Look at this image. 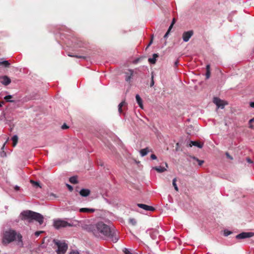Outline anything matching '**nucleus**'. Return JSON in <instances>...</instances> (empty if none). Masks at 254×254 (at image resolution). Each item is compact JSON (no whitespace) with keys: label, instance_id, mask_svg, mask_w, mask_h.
Listing matches in <instances>:
<instances>
[{"label":"nucleus","instance_id":"obj_1","mask_svg":"<svg viewBox=\"0 0 254 254\" xmlns=\"http://www.w3.org/2000/svg\"><path fill=\"white\" fill-rule=\"evenodd\" d=\"M94 235L98 238H110L113 242L116 243L119 240L117 231L111 228L102 222L97 223L92 230Z\"/></svg>","mask_w":254,"mask_h":254},{"label":"nucleus","instance_id":"obj_2","mask_svg":"<svg viewBox=\"0 0 254 254\" xmlns=\"http://www.w3.org/2000/svg\"><path fill=\"white\" fill-rule=\"evenodd\" d=\"M22 220H27L28 222H32L33 220L37 221L40 225L43 223L44 217L41 214L27 210L23 211L20 214Z\"/></svg>","mask_w":254,"mask_h":254},{"label":"nucleus","instance_id":"obj_3","mask_svg":"<svg viewBox=\"0 0 254 254\" xmlns=\"http://www.w3.org/2000/svg\"><path fill=\"white\" fill-rule=\"evenodd\" d=\"M16 238L17 239L18 245L22 246V237L20 234H17L16 231L14 230H10L8 231H5L3 235V242L9 244L14 241Z\"/></svg>","mask_w":254,"mask_h":254},{"label":"nucleus","instance_id":"obj_4","mask_svg":"<svg viewBox=\"0 0 254 254\" xmlns=\"http://www.w3.org/2000/svg\"><path fill=\"white\" fill-rule=\"evenodd\" d=\"M54 243L58 247L57 254H64L68 248L67 245L65 242L59 240H54Z\"/></svg>","mask_w":254,"mask_h":254},{"label":"nucleus","instance_id":"obj_5","mask_svg":"<svg viewBox=\"0 0 254 254\" xmlns=\"http://www.w3.org/2000/svg\"><path fill=\"white\" fill-rule=\"evenodd\" d=\"M74 225L63 220L58 219L54 221V226L57 229L66 227H72Z\"/></svg>","mask_w":254,"mask_h":254},{"label":"nucleus","instance_id":"obj_6","mask_svg":"<svg viewBox=\"0 0 254 254\" xmlns=\"http://www.w3.org/2000/svg\"><path fill=\"white\" fill-rule=\"evenodd\" d=\"M213 103L217 106V108L223 109L226 105H227V102L221 100L218 97H214L213 100Z\"/></svg>","mask_w":254,"mask_h":254},{"label":"nucleus","instance_id":"obj_7","mask_svg":"<svg viewBox=\"0 0 254 254\" xmlns=\"http://www.w3.org/2000/svg\"><path fill=\"white\" fill-rule=\"evenodd\" d=\"M254 235L253 232H243L236 236L237 239H243L247 238H250Z\"/></svg>","mask_w":254,"mask_h":254},{"label":"nucleus","instance_id":"obj_8","mask_svg":"<svg viewBox=\"0 0 254 254\" xmlns=\"http://www.w3.org/2000/svg\"><path fill=\"white\" fill-rule=\"evenodd\" d=\"M193 34L192 30H190L183 33L182 38L184 42H188Z\"/></svg>","mask_w":254,"mask_h":254},{"label":"nucleus","instance_id":"obj_9","mask_svg":"<svg viewBox=\"0 0 254 254\" xmlns=\"http://www.w3.org/2000/svg\"><path fill=\"white\" fill-rule=\"evenodd\" d=\"M127 107V103L125 101H122L118 106V111L120 114L123 113V110H125Z\"/></svg>","mask_w":254,"mask_h":254},{"label":"nucleus","instance_id":"obj_10","mask_svg":"<svg viewBox=\"0 0 254 254\" xmlns=\"http://www.w3.org/2000/svg\"><path fill=\"white\" fill-rule=\"evenodd\" d=\"M137 206L141 208H142L145 210H147V211H153L155 210V208L153 207L148 206V205L144 204L138 203Z\"/></svg>","mask_w":254,"mask_h":254},{"label":"nucleus","instance_id":"obj_11","mask_svg":"<svg viewBox=\"0 0 254 254\" xmlns=\"http://www.w3.org/2000/svg\"><path fill=\"white\" fill-rule=\"evenodd\" d=\"M0 78L2 79V80L1 82L4 85H7L11 82L10 79L7 76H1Z\"/></svg>","mask_w":254,"mask_h":254},{"label":"nucleus","instance_id":"obj_12","mask_svg":"<svg viewBox=\"0 0 254 254\" xmlns=\"http://www.w3.org/2000/svg\"><path fill=\"white\" fill-rule=\"evenodd\" d=\"M90 193V190L88 189H83L79 191V194L82 196L86 197L88 196Z\"/></svg>","mask_w":254,"mask_h":254},{"label":"nucleus","instance_id":"obj_13","mask_svg":"<svg viewBox=\"0 0 254 254\" xmlns=\"http://www.w3.org/2000/svg\"><path fill=\"white\" fill-rule=\"evenodd\" d=\"M192 146H195L199 148H201L203 147V143L198 141H191L190 143V146L192 147Z\"/></svg>","mask_w":254,"mask_h":254},{"label":"nucleus","instance_id":"obj_14","mask_svg":"<svg viewBox=\"0 0 254 254\" xmlns=\"http://www.w3.org/2000/svg\"><path fill=\"white\" fill-rule=\"evenodd\" d=\"M95 209L93 208H81L79 209V212L84 213H93Z\"/></svg>","mask_w":254,"mask_h":254},{"label":"nucleus","instance_id":"obj_15","mask_svg":"<svg viewBox=\"0 0 254 254\" xmlns=\"http://www.w3.org/2000/svg\"><path fill=\"white\" fill-rule=\"evenodd\" d=\"M158 57L159 56L157 54H154L152 58H149L148 59V62L152 64H155L156 61V58Z\"/></svg>","mask_w":254,"mask_h":254},{"label":"nucleus","instance_id":"obj_16","mask_svg":"<svg viewBox=\"0 0 254 254\" xmlns=\"http://www.w3.org/2000/svg\"><path fill=\"white\" fill-rule=\"evenodd\" d=\"M135 98L137 103H138L139 106L141 108L143 109V104H142V101L139 95L137 94L135 96Z\"/></svg>","mask_w":254,"mask_h":254},{"label":"nucleus","instance_id":"obj_17","mask_svg":"<svg viewBox=\"0 0 254 254\" xmlns=\"http://www.w3.org/2000/svg\"><path fill=\"white\" fill-rule=\"evenodd\" d=\"M153 169L155 170L159 173H162L166 171V169L161 166L155 167L153 168Z\"/></svg>","mask_w":254,"mask_h":254},{"label":"nucleus","instance_id":"obj_18","mask_svg":"<svg viewBox=\"0 0 254 254\" xmlns=\"http://www.w3.org/2000/svg\"><path fill=\"white\" fill-rule=\"evenodd\" d=\"M206 72L205 74L206 78L208 79L210 76V66L209 64H207L206 67Z\"/></svg>","mask_w":254,"mask_h":254},{"label":"nucleus","instance_id":"obj_19","mask_svg":"<svg viewBox=\"0 0 254 254\" xmlns=\"http://www.w3.org/2000/svg\"><path fill=\"white\" fill-rule=\"evenodd\" d=\"M69 182L73 184H76L78 183L76 176H73L69 178Z\"/></svg>","mask_w":254,"mask_h":254},{"label":"nucleus","instance_id":"obj_20","mask_svg":"<svg viewBox=\"0 0 254 254\" xmlns=\"http://www.w3.org/2000/svg\"><path fill=\"white\" fill-rule=\"evenodd\" d=\"M18 136L16 135H14L12 137V142H13V146L14 147L16 146V145L17 144V142H18Z\"/></svg>","mask_w":254,"mask_h":254},{"label":"nucleus","instance_id":"obj_21","mask_svg":"<svg viewBox=\"0 0 254 254\" xmlns=\"http://www.w3.org/2000/svg\"><path fill=\"white\" fill-rule=\"evenodd\" d=\"M0 65H3L5 67H8L10 65V63L8 61H4L0 62Z\"/></svg>","mask_w":254,"mask_h":254},{"label":"nucleus","instance_id":"obj_22","mask_svg":"<svg viewBox=\"0 0 254 254\" xmlns=\"http://www.w3.org/2000/svg\"><path fill=\"white\" fill-rule=\"evenodd\" d=\"M148 152V148H145L144 149H141L140 151V153L142 156H145L146 155H147Z\"/></svg>","mask_w":254,"mask_h":254},{"label":"nucleus","instance_id":"obj_23","mask_svg":"<svg viewBox=\"0 0 254 254\" xmlns=\"http://www.w3.org/2000/svg\"><path fill=\"white\" fill-rule=\"evenodd\" d=\"M176 182H177V179L175 178H174L173 180L172 184H173V187H174L175 190L177 191H179V189H178V186L177 185Z\"/></svg>","mask_w":254,"mask_h":254},{"label":"nucleus","instance_id":"obj_24","mask_svg":"<svg viewBox=\"0 0 254 254\" xmlns=\"http://www.w3.org/2000/svg\"><path fill=\"white\" fill-rule=\"evenodd\" d=\"M68 56L71 57H76L77 58H80V59H85L86 58L84 56H78V55H74L72 54H68Z\"/></svg>","mask_w":254,"mask_h":254},{"label":"nucleus","instance_id":"obj_25","mask_svg":"<svg viewBox=\"0 0 254 254\" xmlns=\"http://www.w3.org/2000/svg\"><path fill=\"white\" fill-rule=\"evenodd\" d=\"M129 222L132 226H135L136 224V221L134 218H130L129 219Z\"/></svg>","mask_w":254,"mask_h":254},{"label":"nucleus","instance_id":"obj_26","mask_svg":"<svg viewBox=\"0 0 254 254\" xmlns=\"http://www.w3.org/2000/svg\"><path fill=\"white\" fill-rule=\"evenodd\" d=\"M12 98L11 95H7L4 97V99L7 101V102H13L14 101L13 100H10V99Z\"/></svg>","mask_w":254,"mask_h":254},{"label":"nucleus","instance_id":"obj_27","mask_svg":"<svg viewBox=\"0 0 254 254\" xmlns=\"http://www.w3.org/2000/svg\"><path fill=\"white\" fill-rule=\"evenodd\" d=\"M193 159L198 162V164L199 166H201L202 164L204 163V161L203 160H199L198 159L195 157H193Z\"/></svg>","mask_w":254,"mask_h":254},{"label":"nucleus","instance_id":"obj_28","mask_svg":"<svg viewBox=\"0 0 254 254\" xmlns=\"http://www.w3.org/2000/svg\"><path fill=\"white\" fill-rule=\"evenodd\" d=\"M130 75L129 76H127L126 78V80L127 81H129L130 80L131 76H132L133 71L130 70Z\"/></svg>","mask_w":254,"mask_h":254},{"label":"nucleus","instance_id":"obj_29","mask_svg":"<svg viewBox=\"0 0 254 254\" xmlns=\"http://www.w3.org/2000/svg\"><path fill=\"white\" fill-rule=\"evenodd\" d=\"M30 183L34 185V186H37V187H40V184L38 182H35L33 180H30Z\"/></svg>","mask_w":254,"mask_h":254},{"label":"nucleus","instance_id":"obj_30","mask_svg":"<svg viewBox=\"0 0 254 254\" xmlns=\"http://www.w3.org/2000/svg\"><path fill=\"white\" fill-rule=\"evenodd\" d=\"M232 233V232L229 230H225L224 231V235L225 236H228Z\"/></svg>","mask_w":254,"mask_h":254},{"label":"nucleus","instance_id":"obj_31","mask_svg":"<svg viewBox=\"0 0 254 254\" xmlns=\"http://www.w3.org/2000/svg\"><path fill=\"white\" fill-rule=\"evenodd\" d=\"M153 75H152V77H151V83H150V87H152L154 84V80H153Z\"/></svg>","mask_w":254,"mask_h":254},{"label":"nucleus","instance_id":"obj_32","mask_svg":"<svg viewBox=\"0 0 254 254\" xmlns=\"http://www.w3.org/2000/svg\"><path fill=\"white\" fill-rule=\"evenodd\" d=\"M254 122V118H253L252 119H251L249 121V123H250V127L252 128L253 127V125H252V123Z\"/></svg>","mask_w":254,"mask_h":254},{"label":"nucleus","instance_id":"obj_33","mask_svg":"<svg viewBox=\"0 0 254 254\" xmlns=\"http://www.w3.org/2000/svg\"><path fill=\"white\" fill-rule=\"evenodd\" d=\"M175 22V19L174 18L173 19V20H172V23H171V25L169 26V29H172V28L173 25L174 24Z\"/></svg>","mask_w":254,"mask_h":254},{"label":"nucleus","instance_id":"obj_34","mask_svg":"<svg viewBox=\"0 0 254 254\" xmlns=\"http://www.w3.org/2000/svg\"><path fill=\"white\" fill-rule=\"evenodd\" d=\"M225 154H226V157L228 158H229V159H230L231 160L233 159V157L229 154V153L226 152Z\"/></svg>","mask_w":254,"mask_h":254},{"label":"nucleus","instance_id":"obj_35","mask_svg":"<svg viewBox=\"0 0 254 254\" xmlns=\"http://www.w3.org/2000/svg\"><path fill=\"white\" fill-rule=\"evenodd\" d=\"M66 186H67V188L68 189V190H69L70 191H72V190H73V188H72V187L71 186H70V185H68V184H67V185H66Z\"/></svg>","mask_w":254,"mask_h":254},{"label":"nucleus","instance_id":"obj_36","mask_svg":"<svg viewBox=\"0 0 254 254\" xmlns=\"http://www.w3.org/2000/svg\"><path fill=\"white\" fill-rule=\"evenodd\" d=\"M43 231H37L35 233V236L37 237L39 236L41 233H42Z\"/></svg>","mask_w":254,"mask_h":254},{"label":"nucleus","instance_id":"obj_37","mask_svg":"<svg viewBox=\"0 0 254 254\" xmlns=\"http://www.w3.org/2000/svg\"><path fill=\"white\" fill-rule=\"evenodd\" d=\"M68 128V127L65 124H64L62 126V128L63 129H67Z\"/></svg>","mask_w":254,"mask_h":254},{"label":"nucleus","instance_id":"obj_38","mask_svg":"<svg viewBox=\"0 0 254 254\" xmlns=\"http://www.w3.org/2000/svg\"><path fill=\"white\" fill-rule=\"evenodd\" d=\"M170 30H171V29H170L169 28V29H168V31H167V32L166 33V34H165V35H164V38H166V37L168 36V34H169V32H170Z\"/></svg>","mask_w":254,"mask_h":254},{"label":"nucleus","instance_id":"obj_39","mask_svg":"<svg viewBox=\"0 0 254 254\" xmlns=\"http://www.w3.org/2000/svg\"><path fill=\"white\" fill-rule=\"evenodd\" d=\"M150 157L152 159H153V160L157 159V157L155 154H151Z\"/></svg>","mask_w":254,"mask_h":254},{"label":"nucleus","instance_id":"obj_40","mask_svg":"<svg viewBox=\"0 0 254 254\" xmlns=\"http://www.w3.org/2000/svg\"><path fill=\"white\" fill-rule=\"evenodd\" d=\"M69 254H79L77 251H71Z\"/></svg>","mask_w":254,"mask_h":254},{"label":"nucleus","instance_id":"obj_41","mask_svg":"<svg viewBox=\"0 0 254 254\" xmlns=\"http://www.w3.org/2000/svg\"><path fill=\"white\" fill-rule=\"evenodd\" d=\"M124 253L125 254H129V253H130V252L127 249H125Z\"/></svg>","mask_w":254,"mask_h":254},{"label":"nucleus","instance_id":"obj_42","mask_svg":"<svg viewBox=\"0 0 254 254\" xmlns=\"http://www.w3.org/2000/svg\"><path fill=\"white\" fill-rule=\"evenodd\" d=\"M250 106H251L252 108H254V102H251V103H250Z\"/></svg>","mask_w":254,"mask_h":254},{"label":"nucleus","instance_id":"obj_43","mask_svg":"<svg viewBox=\"0 0 254 254\" xmlns=\"http://www.w3.org/2000/svg\"><path fill=\"white\" fill-rule=\"evenodd\" d=\"M139 59H137L136 60H135L133 62V64H136L137 63V62L139 61Z\"/></svg>","mask_w":254,"mask_h":254},{"label":"nucleus","instance_id":"obj_44","mask_svg":"<svg viewBox=\"0 0 254 254\" xmlns=\"http://www.w3.org/2000/svg\"><path fill=\"white\" fill-rule=\"evenodd\" d=\"M19 188H19V187H18V186H15L14 189H15V190H19Z\"/></svg>","mask_w":254,"mask_h":254},{"label":"nucleus","instance_id":"obj_45","mask_svg":"<svg viewBox=\"0 0 254 254\" xmlns=\"http://www.w3.org/2000/svg\"><path fill=\"white\" fill-rule=\"evenodd\" d=\"M178 64H179V61H176L175 63V65L176 66H178Z\"/></svg>","mask_w":254,"mask_h":254},{"label":"nucleus","instance_id":"obj_46","mask_svg":"<svg viewBox=\"0 0 254 254\" xmlns=\"http://www.w3.org/2000/svg\"><path fill=\"white\" fill-rule=\"evenodd\" d=\"M4 103L3 101L0 102V107L2 106V105Z\"/></svg>","mask_w":254,"mask_h":254},{"label":"nucleus","instance_id":"obj_47","mask_svg":"<svg viewBox=\"0 0 254 254\" xmlns=\"http://www.w3.org/2000/svg\"><path fill=\"white\" fill-rule=\"evenodd\" d=\"M152 42V41L151 40V41L150 42V43H149V44L148 45V47L151 44Z\"/></svg>","mask_w":254,"mask_h":254},{"label":"nucleus","instance_id":"obj_48","mask_svg":"<svg viewBox=\"0 0 254 254\" xmlns=\"http://www.w3.org/2000/svg\"><path fill=\"white\" fill-rule=\"evenodd\" d=\"M165 165H166V166L167 167H168V165H167V163H165Z\"/></svg>","mask_w":254,"mask_h":254},{"label":"nucleus","instance_id":"obj_49","mask_svg":"<svg viewBox=\"0 0 254 254\" xmlns=\"http://www.w3.org/2000/svg\"><path fill=\"white\" fill-rule=\"evenodd\" d=\"M248 161L249 162H251L250 161V159H248Z\"/></svg>","mask_w":254,"mask_h":254},{"label":"nucleus","instance_id":"obj_50","mask_svg":"<svg viewBox=\"0 0 254 254\" xmlns=\"http://www.w3.org/2000/svg\"><path fill=\"white\" fill-rule=\"evenodd\" d=\"M129 254H131V253H129Z\"/></svg>","mask_w":254,"mask_h":254}]
</instances>
